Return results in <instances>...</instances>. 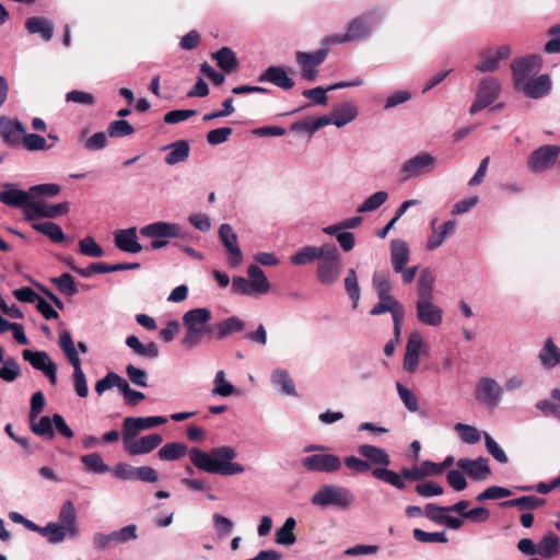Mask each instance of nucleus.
<instances>
[{
  "label": "nucleus",
  "mask_w": 560,
  "mask_h": 560,
  "mask_svg": "<svg viewBox=\"0 0 560 560\" xmlns=\"http://www.w3.org/2000/svg\"><path fill=\"white\" fill-rule=\"evenodd\" d=\"M81 462L84 465L85 469L93 474H105L110 471V468L103 460L102 456L98 453H90L83 455L81 457Z\"/></svg>",
  "instance_id": "obj_54"
},
{
  "label": "nucleus",
  "mask_w": 560,
  "mask_h": 560,
  "mask_svg": "<svg viewBox=\"0 0 560 560\" xmlns=\"http://www.w3.org/2000/svg\"><path fill=\"white\" fill-rule=\"evenodd\" d=\"M69 212V203L67 201L51 205L40 200H33L30 210L26 211V220L34 221L42 218L56 219Z\"/></svg>",
  "instance_id": "obj_13"
},
{
  "label": "nucleus",
  "mask_w": 560,
  "mask_h": 560,
  "mask_svg": "<svg viewBox=\"0 0 560 560\" xmlns=\"http://www.w3.org/2000/svg\"><path fill=\"white\" fill-rule=\"evenodd\" d=\"M550 399L538 400L535 405L536 409L541 411L545 417H553L560 420V388L550 392Z\"/></svg>",
  "instance_id": "obj_37"
},
{
  "label": "nucleus",
  "mask_w": 560,
  "mask_h": 560,
  "mask_svg": "<svg viewBox=\"0 0 560 560\" xmlns=\"http://www.w3.org/2000/svg\"><path fill=\"white\" fill-rule=\"evenodd\" d=\"M296 521L294 517H288L283 525L276 532V542L282 546H292L296 541L294 528Z\"/></svg>",
  "instance_id": "obj_48"
},
{
  "label": "nucleus",
  "mask_w": 560,
  "mask_h": 560,
  "mask_svg": "<svg viewBox=\"0 0 560 560\" xmlns=\"http://www.w3.org/2000/svg\"><path fill=\"white\" fill-rule=\"evenodd\" d=\"M25 28L30 34H38L43 40L48 42L54 35V24L42 16H32L25 21Z\"/></svg>",
  "instance_id": "obj_29"
},
{
  "label": "nucleus",
  "mask_w": 560,
  "mask_h": 560,
  "mask_svg": "<svg viewBox=\"0 0 560 560\" xmlns=\"http://www.w3.org/2000/svg\"><path fill=\"white\" fill-rule=\"evenodd\" d=\"M372 282L378 299L390 300V298H394L390 295L392 284L388 272H375Z\"/></svg>",
  "instance_id": "obj_56"
},
{
  "label": "nucleus",
  "mask_w": 560,
  "mask_h": 560,
  "mask_svg": "<svg viewBox=\"0 0 560 560\" xmlns=\"http://www.w3.org/2000/svg\"><path fill=\"white\" fill-rule=\"evenodd\" d=\"M354 494L348 488L338 485H324L311 498V503L323 509L334 506L339 510L350 508L354 502Z\"/></svg>",
  "instance_id": "obj_4"
},
{
  "label": "nucleus",
  "mask_w": 560,
  "mask_h": 560,
  "mask_svg": "<svg viewBox=\"0 0 560 560\" xmlns=\"http://www.w3.org/2000/svg\"><path fill=\"white\" fill-rule=\"evenodd\" d=\"M168 153L165 155L164 161L167 165H175L185 162L190 152V147L186 140H177L167 147Z\"/></svg>",
  "instance_id": "obj_33"
},
{
  "label": "nucleus",
  "mask_w": 560,
  "mask_h": 560,
  "mask_svg": "<svg viewBox=\"0 0 560 560\" xmlns=\"http://www.w3.org/2000/svg\"><path fill=\"white\" fill-rule=\"evenodd\" d=\"M332 125L340 128L354 120L358 116V108L351 103H342L331 110Z\"/></svg>",
  "instance_id": "obj_36"
},
{
  "label": "nucleus",
  "mask_w": 560,
  "mask_h": 560,
  "mask_svg": "<svg viewBox=\"0 0 560 560\" xmlns=\"http://www.w3.org/2000/svg\"><path fill=\"white\" fill-rule=\"evenodd\" d=\"M79 252L84 256L94 258L103 257L105 254L103 247L92 236L80 240Z\"/></svg>",
  "instance_id": "obj_60"
},
{
  "label": "nucleus",
  "mask_w": 560,
  "mask_h": 560,
  "mask_svg": "<svg viewBox=\"0 0 560 560\" xmlns=\"http://www.w3.org/2000/svg\"><path fill=\"white\" fill-rule=\"evenodd\" d=\"M59 346L73 368V372L83 371L78 350L68 330H62L59 335Z\"/></svg>",
  "instance_id": "obj_28"
},
{
  "label": "nucleus",
  "mask_w": 560,
  "mask_h": 560,
  "mask_svg": "<svg viewBox=\"0 0 560 560\" xmlns=\"http://www.w3.org/2000/svg\"><path fill=\"white\" fill-rule=\"evenodd\" d=\"M546 503V500L542 498H538L535 495H524L515 499H511L508 501H503L500 503V506L503 509L508 508H518L520 510H535Z\"/></svg>",
  "instance_id": "obj_42"
},
{
  "label": "nucleus",
  "mask_w": 560,
  "mask_h": 560,
  "mask_svg": "<svg viewBox=\"0 0 560 560\" xmlns=\"http://www.w3.org/2000/svg\"><path fill=\"white\" fill-rule=\"evenodd\" d=\"M317 261L316 277L319 283L326 287L334 284L342 268V258L337 246L334 243H325L324 252Z\"/></svg>",
  "instance_id": "obj_5"
},
{
  "label": "nucleus",
  "mask_w": 560,
  "mask_h": 560,
  "mask_svg": "<svg viewBox=\"0 0 560 560\" xmlns=\"http://www.w3.org/2000/svg\"><path fill=\"white\" fill-rule=\"evenodd\" d=\"M345 289L348 296L352 301V308L355 310L359 305L361 291L358 282V276L353 268H350L347 271V276L345 278Z\"/></svg>",
  "instance_id": "obj_51"
},
{
  "label": "nucleus",
  "mask_w": 560,
  "mask_h": 560,
  "mask_svg": "<svg viewBox=\"0 0 560 560\" xmlns=\"http://www.w3.org/2000/svg\"><path fill=\"white\" fill-rule=\"evenodd\" d=\"M21 143L28 151L48 150L52 147L48 145L46 139L37 133H24Z\"/></svg>",
  "instance_id": "obj_63"
},
{
  "label": "nucleus",
  "mask_w": 560,
  "mask_h": 560,
  "mask_svg": "<svg viewBox=\"0 0 560 560\" xmlns=\"http://www.w3.org/2000/svg\"><path fill=\"white\" fill-rule=\"evenodd\" d=\"M513 74V86L521 85L524 81L534 78L541 69V57L529 55L524 58L514 59L511 63Z\"/></svg>",
  "instance_id": "obj_9"
},
{
  "label": "nucleus",
  "mask_w": 560,
  "mask_h": 560,
  "mask_svg": "<svg viewBox=\"0 0 560 560\" xmlns=\"http://www.w3.org/2000/svg\"><path fill=\"white\" fill-rule=\"evenodd\" d=\"M417 318L427 326L436 327L443 322V310L432 300H418L416 303Z\"/></svg>",
  "instance_id": "obj_18"
},
{
  "label": "nucleus",
  "mask_w": 560,
  "mask_h": 560,
  "mask_svg": "<svg viewBox=\"0 0 560 560\" xmlns=\"http://www.w3.org/2000/svg\"><path fill=\"white\" fill-rule=\"evenodd\" d=\"M50 281L57 287L60 293L66 296H73L78 293L73 277L66 272L60 277L51 278Z\"/></svg>",
  "instance_id": "obj_61"
},
{
  "label": "nucleus",
  "mask_w": 560,
  "mask_h": 560,
  "mask_svg": "<svg viewBox=\"0 0 560 560\" xmlns=\"http://www.w3.org/2000/svg\"><path fill=\"white\" fill-rule=\"evenodd\" d=\"M3 190L0 191V202L12 208H22L24 215L30 210V205L33 202L31 199L30 189L22 190L16 187L13 183L2 184Z\"/></svg>",
  "instance_id": "obj_12"
},
{
  "label": "nucleus",
  "mask_w": 560,
  "mask_h": 560,
  "mask_svg": "<svg viewBox=\"0 0 560 560\" xmlns=\"http://www.w3.org/2000/svg\"><path fill=\"white\" fill-rule=\"evenodd\" d=\"M388 199V192L384 190L376 191L368 197L357 209V212H372L383 206Z\"/></svg>",
  "instance_id": "obj_57"
},
{
  "label": "nucleus",
  "mask_w": 560,
  "mask_h": 560,
  "mask_svg": "<svg viewBox=\"0 0 560 560\" xmlns=\"http://www.w3.org/2000/svg\"><path fill=\"white\" fill-rule=\"evenodd\" d=\"M435 278L431 270L423 269L420 272V276L417 281L418 288V300H433V289H434Z\"/></svg>",
  "instance_id": "obj_47"
},
{
  "label": "nucleus",
  "mask_w": 560,
  "mask_h": 560,
  "mask_svg": "<svg viewBox=\"0 0 560 560\" xmlns=\"http://www.w3.org/2000/svg\"><path fill=\"white\" fill-rule=\"evenodd\" d=\"M454 429L465 443L475 444L480 441L481 434L478 429L472 425L458 422L455 424Z\"/></svg>",
  "instance_id": "obj_64"
},
{
  "label": "nucleus",
  "mask_w": 560,
  "mask_h": 560,
  "mask_svg": "<svg viewBox=\"0 0 560 560\" xmlns=\"http://www.w3.org/2000/svg\"><path fill=\"white\" fill-rule=\"evenodd\" d=\"M328 55V48H320L313 52L298 51L295 60L301 67V78L307 82H314L318 75L317 67L324 62Z\"/></svg>",
  "instance_id": "obj_8"
},
{
  "label": "nucleus",
  "mask_w": 560,
  "mask_h": 560,
  "mask_svg": "<svg viewBox=\"0 0 560 560\" xmlns=\"http://www.w3.org/2000/svg\"><path fill=\"white\" fill-rule=\"evenodd\" d=\"M22 357L27 361L35 370L45 371L48 364L54 363L46 351H33L25 349L22 352Z\"/></svg>",
  "instance_id": "obj_52"
},
{
  "label": "nucleus",
  "mask_w": 560,
  "mask_h": 560,
  "mask_svg": "<svg viewBox=\"0 0 560 560\" xmlns=\"http://www.w3.org/2000/svg\"><path fill=\"white\" fill-rule=\"evenodd\" d=\"M217 334L215 337L218 340H223L229 337L233 332H238L244 330L245 323L237 316L228 317L215 326Z\"/></svg>",
  "instance_id": "obj_39"
},
{
  "label": "nucleus",
  "mask_w": 560,
  "mask_h": 560,
  "mask_svg": "<svg viewBox=\"0 0 560 560\" xmlns=\"http://www.w3.org/2000/svg\"><path fill=\"white\" fill-rule=\"evenodd\" d=\"M163 442V438L159 433H152L145 436H142L138 440H133L129 444L124 446V450L130 456L149 454L153 450H155Z\"/></svg>",
  "instance_id": "obj_24"
},
{
  "label": "nucleus",
  "mask_w": 560,
  "mask_h": 560,
  "mask_svg": "<svg viewBox=\"0 0 560 560\" xmlns=\"http://www.w3.org/2000/svg\"><path fill=\"white\" fill-rule=\"evenodd\" d=\"M219 237L226 250L230 253L229 264L232 267H237L243 262V253L237 243V235L233 228L223 223L219 228Z\"/></svg>",
  "instance_id": "obj_16"
},
{
  "label": "nucleus",
  "mask_w": 560,
  "mask_h": 560,
  "mask_svg": "<svg viewBox=\"0 0 560 560\" xmlns=\"http://www.w3.org/2000/svg\"><path fill=\"white\" fill-rule=\"evenodd\" d=\"M560 155V147L556 144H546L534 150L528 160L527 167L533 173H541L550 168Z\"/></svg>",
  "instance_id": "obj_10"
},
{
  "label": "nucleus",
  "mask_w": 560,
  "mask_h": 560,
  "mask_svg": "<svg viewBox=\"0 0 560 560\" xmlns=\"http://www.w3.org/2000/svg\"><path fill=\"white\" fill-rule=\"evenodd\" d=\"M358 452L361 456L365 457L368 462L374 465H382L383 467H375L372 470V476L378 480L389 483L397 489H405L406 483L400 476L394 470L387 469L390 464V457L388 453L378 446L371 444H362L358 447Z\"/></svg>",
  "instance_id": "obj_2"
},
{
  "label": "nucleus",
  "mask_w": 560,
  "mask_h": 560,
  "mask_svg": "<svg viewBox=\"0 0 560 560\" xmlns=\"http://www.w3.org/2000/svg\"><path fill=\"white\" fill-rule=\"evenodd\" d=\"M142 425L138 417H127L122 421V444L124 446L132 442L142 431Z\"/></svg>",
  "instance_id": "obj_55"
},
{
  "label": "nucleus",
  "mask_w": 560,
  "mask_h": 560,
  "mask_svg": "<svg viewBox=\"0 0 560 560\" xmlns=\"http://www.w3.org/2000/svg\"><path fill=\"white\" fill-rule=\"evenodd\" d=\"M32 228L46 235L54 243H61L66 240V235L61 226L51 221L36 222L32 224Z\"/></svg>",
  "instance_id": "obj_44"
},
{
  "label": "nucleus",
  "mask_w": 560,
  "mask_h": 560,
  "mask_svg": "<svg viewBox=\"0 0 560 560\" xmlns=\"http://www.w3.org/2000/svg\"><path fill=\"white\" fill-rule=\"evenodd\" d=\"M511 52L512 49L508 45L501 46L495 50H485L481 54L482 60L475 68L482 73L493 72L499 68L500 61L508 59Z\"/></svg>",
  "instance_id": "obj_21"
},
{
  "label": "nucleus",
  "mask_w": 560,
  "mask_h": 560,
  "mask_svg": "<svg viewBox=\"0 0 560 560\" xmlns=\"http://www.w3.org/2000/svg\"><path fill=\"white\" fill-rule=\"evenodd\" d=\"M502 393V387L494 378L491 377H481L476 385L477 399L491 408L499 405Z\"/></svg>",
  "instance_id": "obj_14"
},
{
  "label": "nucleus",
  "mask_w": 560,
  "mask_h": 560,
  "mask_svg": "<svg viewBox=\"0 0 560 560\" xmlns=\"http://www.w3.org/2000/svg\"><path fill=\"white\" fill-rule=\"evenodd\" d=\"M301 464L308 471L336 472L341 468V459L335 454L318 453L305 456Z\"/></svg>",
  "instance_id": "obj_11"
},
{
  "label": "nucleus",
  "mask_w": 560,
  "mask_h": 560,
  "mask_svg": "<svg viewBox=\"0 0 560 560\" xmlns=\"http://www.w3.org/2000/svg\"><path fill=\"white\" fill-rule=\"evenodd\" d=\"M500 91V81L497 78L487 77L480 81L476 96L489 106L498 98Z\"/></svg>",
  "instance_id": "obj_26"
},
{
  "label": "nucleus",
  "mask_w": 560,
  "mask_h": 560,
  "mask_svg": "<svg viewBox=\"0 0 560 560\" xmlns=\"http://www.w3.org/2000/svg\"><path fill=\"white\" fill-rule=\"evenodd\" d=\"M114 244L119 250L129 254H138L143 249L142 245L139 243L136 226L115 231Z\"/></svg>",
  "instance_id": "obj_19"
},
{
  "label": "nucleus",
  "mask_w": 560,
  "mask_h": 560,
  "mask_svg": "<svg viewBox=\"0 0 560 560\" xmlns=\"http://www.w3.org/2000/svg\"><path fill=\"white\" fill-rule=\"evenodd\" d=\"M371 14H364L354 18L351 20L347 27L348 37L350 40H357L365 38L371 33V27L369 25V20Z\"/></svg>",
  "instance_id": "obj_35"
},
{
  "label": "nucleus",
  "mask_w": 560,
  "mask_h": 560,
  "mask_svg": "<svg viewBox=\"0 0 560 560\" xmlns=\"http://www.w3.org/2000/svg\"><path fill=\"white\" fill-rule=\"evenodd\" d=\"M436 158L429 152H422L408 159L400 167L404 180L420 177L434 171Z\"/></svg>",
  "instance_id": "obj_7"
},
{
  "label": "nucleus",
  "mask_w": 560,
  "mask_h": 560,
  "mask_svg": "<svg viewBox=\"0 0 560 560\" xmlns=\"http://www.w3.org/2000/svg\"><path fill=\"white\" fill-rule=\"evenodd\" d=\"M247 273L255 293L265 294L270 290V283L259 266L250 265L247 269Z\"/></svg>",
  "instance_id": "obj_41"
},
{
  "label": "nucleus",
  "mask_w": 560,
  "mask_h": 560,
  "mask_svg": "<svg viewBox=\"0 0 560 560\" xmlns=\"http://www.w3.org/2000/svg\"><path fill=\"white\" fill-rule=\"evenodd\" d=\"M30 428L37 436L51 440L55 436L52 417L42 416L36 420H30Z\"/></svg>",
  "instance_id": "obj_49"
},
{
  "label": "nucleus",
  "mask_w": 560,
  "mask_h": 560,
  "mask_svg": "<svg viewBox=\"0 0 560 560\" xmlns=\"http://www.w3.org/2000/svg\"><path fill=\"white\" fill-rule=\"evenodd\" d=\"M271 382L281 387L283 394L294 396L296 394L293 381L287 370L278 368L271 374Z\"/></svg>",
  "instance_id": "obj_53"
},
{
  "label": "nucleus",
  "mask_w": 560,
  "mask_h": 560,
  "mask_svg": "<svg viewBox=\"0 0 560 560\" xmlns=\"http://www.w3.org/2000/svg\"><path fill=\"white\" fill-rule=\"evenodd\" d=\"M140 234L152 238L149 248L158 250L168 245V238L187 240L189 233L178 223L156 221L140 229Z\"/></svg>",
  "instance_id": "obj_3"
},
{
  "label": "nucleus",
  "mask_w": 560,
  "mask_h": 560,
  "mask_svg": "<svg viewBox=\"0 0 560 560\" xmlns=\"http://www.w3.org/2000/svg\"><path fill=\"white\" fill-rule=\"evenodd\" d=\"M214 326L207 323L200 327H197L196 329H192V331H186L182 340V345L187 349H192L201 342L205 336H211L214 331Z\"/></svg>",
  "instance_id": "obj_43"
},
{
  "label": "nucleus",
  "mask_w": 560,
  "mask_h": 560,
  "mask_svg": "<svg viewBox=\"0 0 560 560\" xmlns=\"http://www.w3.org/2000/svg\"><path fill=\"white\" fill-rule=\"evenodd\" d=\"M135 133V128L125 119L114 120L108 125L107 135L112 138H122Z\"/></svg>",
  "instance_id": "obj_62"
},
{
  "label": "nucleus",
  "mask_w": 560,
  "mask_h": 560,
  "mask_svg": "<svg viewBox=\"0 0 560 560\" xmlns=\"http://www.w3.org/2000/svg\"><path fill=\"white\" fill-rule=\"evenodd\" d=\"M126 345L131 348L138 355L145 357L149 359H155L159 357V348L154 341H150L143 345L139 338L135 335L126 338Z\"/></svg>",
  "instance_id": "obj_38"
},
{
  "label": "nucleus",
  "mask_w": 560,
  "mask_h": 560,
  "mask_svg": "<svg viewBox=\"0 0 560 560\" xmlns=\"http://www.w3.org/2000/svg\"><path fill=\"white\" fill-rule=\"evenodd\" d=\"M137 537V526L130 524L109 534L95 533L93 535V545L98 550H107L118 545L136 540Z\"/></svg>",
  "instance_id": "obj_6"
},
{
  "label": "nucleus",
  "mask_w": 560,
  "mask_h": 560,
  "mask_svg": "<svg viewBox=\"0 0 560 560\" xmlns=\"http://www.w3.org/2000/svg\"><path fill=\"white\" fill-rule=\"evenodd\" d=\"M423 345V338L420 331L415 330L409 335L404 358V369L408 372H415L419 364L420 350Z\"/></svg>",
  "instance_id": "obj_22"
},
{
  "label": "nucleus",
  "mask_w": 560,
  "mask_h": 560,
  "mask_svg": "<svg viewBox=\"0 0 560 560\" xmlns=\"http://www.w3.org/2000/svg\"><path fill=\"white\" fill-rule=\"evenodd\" d=\"M58 524L65 526L69 530L70 537H77L79 535V528L77 525V512L72 501H66L58 515Z\"/></svg>",
  "instance_id": "obj_32"
},
{
  "label": "nucleus",
  "mask_w": 560,
  "mask_h": 560,
  "mask_svg": "<svg viewBox=\"0 0 560 560\" xmlns=\"http://www.w3.org/2000/svg\"><path fill=\"white\" fill-rule=\"evenodd\" d=\"M438 219H433L431 221V229L432 233L430 234L428 242H427V248L429 250H433L441 246L446 237H448L451 234L455 232L456 229V222L454 220H448L444 222V224L441 226L440 231L435 230V223Z\"/></svg>",
  "instance_id": "obj_27"
},
{
  "label": "nucleus",
  "mask_w": 560,
  "mask_h": 560,
  "mask_svg": "<svg viewBox=\"0 0 560 560\" xmlns=\"http://www.w3.org/2000/svg\"><path fill=\"white\" fill-rule=\"evenodd\" d=\"M212 58L217 61L218 66L226 72H232L237 67L236 55L230 47L220 48L212 55Z\"/></svg>",
  "instance_id": "obj_50"
},
{
  "label": "nucleus",
  "mask_w": 560,
  "mask_h": 560,
  "mask_svg": "<svg viewBox=\"0 0 560 560\" xmlns=\"http://www.w3.org/2000/svg\"><path fill=\"white\" fill-rule=\"evenodd\" d=\"M559 551V538L550 532L546 534L537 544V555L541 558L550 559Z\"/></svg>",
  "instance_id": "obj_45"
},
{
  "label": "nucleus",
  "mask_w": 560,
  "mask_h": 560,
  "mask_svg": "<svg viewBox=\"0 0 560 560\" xmlns=\"http://www.w3.org/2000/svg\"><path fill=\"white\" fill-rule=\"evenodd\" d=\"M526 97L537 100L547 96L551 90V79L548 74H540L514 88Z\"/></svg>",
  "instance_id": "obj_15"
},
{
  "label": "nucleus",
  "mask_w": 560,
  "mask_h": 560,
  "mask_svg": "<svg viewBox=\"0 0 560 560\" xmlns=\"http://www.w3.org/2000/svg\"><path fill=\"white\" fill-rule=\"evenodd\" d=\"M24 133L25 128L19 119L0 116V137L4 143L18 147L21 144Z\"/></svg>",
  "instance_id": "obj_17"
},
{
  "label": "nucleus",
  "mask_w": 560,
  "mask_h": 560,
  "mask_svg": "<svg viewBox=\"0 0 560 560\" xmlns=\"http://www.w3.org/2000/svg\"><path fill=\"white\" fill-rule=\"evenodd\" d=\"M402 310V305L395 298H390V300L380 299V301L370 311V314L373 316H377L386 312H389L393 317L394 314L399 315V312H401Z\"/></svg>",
  "instance_id": "obj_59"
},
{
  "label": "nucleus",
  "mask_w": 560,
  "mask_h": 560,
  "mask_svg": "<svg viewBox=\"0 0 560 560\" xmlns=\"http://www.w3.org/2000/svg\"><path fill=\"white\" fill-rule=\"evenodd\" d=\"M236 455V451L229 445L213 447L210 452H205L198 447L189 450V459L196 468L221 476L244 472V466L234 462Z\"/></svg>",
  "instance_id": "obj_1"
},
{
  "label": "nucleus",
  "mask_w": 560,
  "mask_h": 560,
  "mask_svg": "<svg viewBox=\"0 0 560 560\" xmlns=\"http://www.w3.org/2000/svg\"><path fill=\"white\" fill-rule=\"evenodd\" d=\"M258 82H269L282 90H291L294 81L289 77L287 70L280 66H269L258 78Z\"/></svg>",
  "instance_id": "obj_23"
},
{
  "label": "nucleus",
  "mask_w": 560,
  "mask_h": 560,
  "mask_svg": "<svg viewBox=\"0 0 560 560\" xmlns=\"http://www.w3.org/2000/svg\"><path fill=\"white\" fill-rule=\"evenodd\" d=\"M410 257L408 244L400 238L390 242V260L395 272L402 271Z\"/></svg>",
  "instance_id": "obj_25"
},
{
  "label": "nucleus",
  "mask_w": 560,
  "mask_h": 560,
  "mask_svg": "<svg viewBox=\"0 0 560 560\" xmlns=\"http://www.w3.org/2000/svg\"><path fill=\"white\" fill-rule=\"evenodd\" d=\"M43 537H46L50 544H59L69 536V530L58 523L49 522L43 527Z\"/></svg>",
  "instance_id": "obj_58"
},
{
  "label": "nucleus",
  "mask_w": 560,
  "mask_h": 560,
  "mask_svg": "<svg viewBox=\"0 0 560 560\" xmlns=\"http://www.w3.org/2000/svg\"><path fill=\"white\" fill-rule=\"evenodd\" d=\"M211 316V311L207 307L189 310L183 315V326L186 328V331H192V329L209 323Z\"/></svg>",
  "instance_id": "obj_30"
},
{
  "label": "nucleus",
  "mask_w": 560,
  "mask_h": 560,
  "mask_svg": "<svg viewBox=\"0 0 560 560\" xmlns=\"http://www.w3.org/2000/svg\"><path fill=\"white\" fill-rule=\"evenodd\" d=\"M188 452L186 444L182 442H171L164 444L158 452L161 460L173 462L183 458Z\"/></svg>",
  "instance_id": "obj_40"
},
{
  "label": "nucleus",
  "mask_w": 560,
  "mask_h": 560,
  "mask_svg": "<svg viewBox=\"0 0 560 560\" xmlns=\"http://www.w3.org/2000/svg\"><path fill=\"white\" fill-rule=\"evenodd\" d=\"M456 465L474 480H485L491 475L489 460L482 456L476 459L460 458Z\"/></svg>",
  "instance_id": "obj_20"
},
{
  "label": "nucleus",
  "mask_w": 560,
  "mask_h": 560,
  "mask_svg": "<svg viewBox=\"0 0 560 560\" xmlns=\"http://www.w3.org/2000/svg\"><path fill=\"white\" fill-rule=\"evenodd\" d=\"M323 252L324 244L320 246H303L290 257V261L295 266H305L318 260Z\"/></svg>",
  "instance_id": "obj_34"
},
{
  "label": "nucleus",
  "mask_w": 560,
  "mask_h": 560,
  "mask_svg": "<svg viewBox=\"0 0 560 560\" xmlns=\"http://www.w3.org/2000/svg\"><path fill=\"white\" fill-rule=\"evenodd\" d=\"M540 364L545 369H553L560 364V348L553 342L552 338H547L538 354Z\"/></svg>",
  "instance_id": "obj_31"
},
{
  "label": "nucleus",
  "mask_w": 560,
  "mask_h": 560,
  "mask_svg": "<svg viewBox=\"0 0 560 560\" xmlns=\"http://www.w3.org/2000/svg\"><path fill=\"white\" fill-rule=\"evenodd\" d=\"M237 393L236 387L226 380L225 372L219 370L214 375L211 394L219 397H229Z\"/></svg>",
  "instance_id": "obj_46"
}]
</instances>
